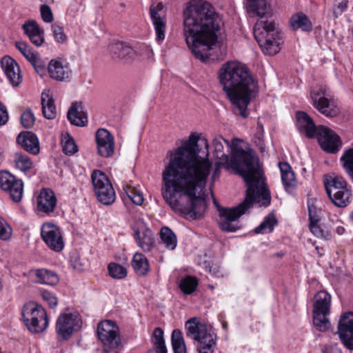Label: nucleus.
I'll list each match as a JSON object with an SVG mask.
<instances>
[{"mask_svg": "<svg viewBox=\"0 0 353 353\" xmlns=\"http://www.w3.org/2000/svg\"><path fill=\"white\" fill-rule=\"evenodd\" d=\"M168 155L170 161L162 172L163 199L176 214L193 219L201 217L207 209L203 190L212 167L207 139L191 134Z\"/></svg>", "mask_w": 353, "mask_h": 353, "instance_id": "nucleus-1", "label": "nucleus"}, {"mask_svg": "<svg viewBox=\"0 0 353 353\" xmlns=\"http://www.w3.org/2000/svg\"><path fill=\"white\" fill-rule=\"evenodd\" d=\"M225 142L228 146L230 143L222 137L213 139V154L218 161H222L225 169H232L238 172L246 183L245 197L236 207L227 208L218 205L214 200L219 212V227L223 231L233 232L240 228L236 220L244 214L254 203L267 207L270 204L271 196L268 189L263 172L259 166V159L252 150L246 151L242 148H236L229 158L223 152Z\"/></svg>", "mask_w": 353, "mask_h": 353, "instance_id": "nucleus-2", "label": "nucleus"}, {"mask_svg": "<svg viewBox=\"0 0 353 353\" xmlns=\"http://www.w3.org/2000/svg\"><path fill=\"white\" fill-rule=\"evenodd\" d=\"M221 19L213 6L199 1L189 5L183 11V34L193 56L203 63L222 60L223 55L214 57L216 46L221 26Z\"/></svg>", "mask_w": 353, "mask_h": 353, "instance_id": "nucleus-3", "label": "nucleus"}, {"mask_svg": "<svg viewBox=\"0 0 353 353\" xmlns=\"http://www.w3.org/2000/svg\"><path fill=\"white\" fill-rule=\"evenodd\" d=\"M219 79L234 113L247 118L248 106L259 92L258 82L249 69L241 63L228 61L221 68Z\"/></svg>", "mask_w": 353, "mask_h": 353, "instance_id": "nucleus-4", "label": "nucleus"}, {"mask_svg": "<svg viewBox=\"0 0 353 353\" xmlns=\"http://www.w3.org/2000/svg\"><path fill=\"white\" fill-rule=\"evenodd\" d=\"M247 9L250 14L261 18L254 26L253 34L263 52L269 55H274L279 52L280 50L277 41L279 35L274 23L263 20L264 17L271 15L265 0H248Z\"/></svg>", "mask_w": 353, "mask_h": 353, "instance_id": "nucleus-5", "label": "nucleus"}, {"mask_svg": "<svg viewBox=\"0 0 353 353\" xmlns=\"http://www.w3.org/2000/svg\"><path fill=\"white\" fill-rule=\"evenodd\" d=\"M296 119L300 132L307 138L316 137L324 151L335 154L340 150L341 140L334 131L323 125L316 126L312 119L304 112H297Z\"/></svg>", "mask_w": 353, "mask_h": 353, "instance_id": "nucleus-6", "label": "nucleus"}, {"mask_svg": "<svg viewBox=\"0 0 353 353\" xmlns=\"http://www.w3.org/2000/svg\"><path fill=\"white\" fill-rule=\"evenodd\" d=\"M185 330L186 336L196 343L199 353H213L216 336L205 323L193 317L185 322Z\"/></svg>", "mask_w": 353, "mask_h": 353, "instance_id": "nucleus-7", "label": "nucleus"}, {"mask_svg": "<svg viewBox=\"0 0 353 353\" xmlns=\"http://www.w3.org/2000/svg\"><path fill=\"white\" fill-rule=\"evenodd\" d=\"M327 194L332 202L339 208H345L352 200V194L350 186L346 180L341 176L330 177L324 181Z\"/></svg>", "mask_w": 353, "mask_h": 353, "instance_id": "nucleus-8", "label": "nucleus"}, {"mask_svg": "<svg viewBox=\"0 0 353 353\" xmlns=\"http://www.w3.org/2000/svg\"><path fill=\"white\" fill-rule=\"evenodd\" d=\"M21 315L26 326L31 332H41L48 325L46 310L41 306L34 303L25 304L21 311Z\"/></svg>", "mask_w": 353, "mask_h": 353, "instance_id": "nucleus-9", "label": "nucleus"}, {"mask_svg": "<svg viewBox=\"0 0 353 353\" xmlns=\"http://www.w3.org/2000/svg\"><path fill=\"white\" fill-rule=\"evenodd\" d=\"M97 335L103 344L104 353H119L118 348L121 345L119 327L110 320L102 321L97 325Z\"/></svg>", "mask_w": 353, "mask_h": 353, "instance_id": "nucleus-10", "label": "nucleus"}, {"mask_svg": "<svg viewBox=\"0 0 353 353\" xmlns=\"http://www.w3.org/2000/svg\"><path fill=\"white\" fill-rule=\"evenodd\" d=\"M331 296L325 291H319L314 296L313 323L320 332H325L330 327L327 319L330 314Z\"/></svg>", "mask_w": 353, "mask_h": 353, "instance_id": "nucleus-11", "label": "nucleus"}, {"mask_svg": "<svg viewBox=\"0 0 353 353\" xmlns=\"http://www.w3.org/2000/svg\"><path fill=\"white\" fill-rule=\"evenodd\" d=\"M92 183L97 200L103 205H110L116 199L115 191L107 175L98 170L91 174Z\"/></svg>", "mask_w": 353, "mask_h": 353, "instance_id": "nucleus-12", "label": "nucleus"}, {"mask_svg": "<svg viewBox=\"0 0 353 353\" xmlns=\"http://www.w3.org/2000/svg\"><path fill=\"white\" fill-rule=\"evenodd\" d=\"M81 320L79 313L64 312L58 317L56 322V333L59 340H68L72 333L81 327Z\"/></svg>", "mask_w": 353, "mask_h": 353, "instance_id": "nucleus-13", "label": "nucleus"}, {"mask_svg": "<svg viewBox=\"0 0 353 353\" xmlns=\"http://www.w3.org/2000/svg\"><path fill=\"white\" fill-rule=\"evenodd\" d=\"M310 95L312 105L322 114L327 117H334L339 114V108L330 101L322 87L312 89Z\"/></svg>", "mask_w": 353, "mask_h": 353, "instance_id": "nucleus-14", "label": "nucleus"}, {"mask_svg": "<svg viewBox=\"0 0 353 353\" xmlns=\"http://www.w3.org/2000/svg\"><path fill=\"white\" fill-rule=\"evenodd\" d=\"M0 188L8 192L14 202H19L23 194V183L8 171L0 172Z\"/></svg>", "mask_w": 353, "mask_h": 353, "instance_id": "nucleus-15", "label": "nucleus"}, {"mask_svg": "<svg viewBox=\"0 0 353 353\" xmlns=\"http://www.w3.org/2000/svg\"><path fill=\"white\" fill-rule=\"evenodd\" d=\"M41 235L48 247L57 252L61 251L64 241L60 229L54 224L48 222L42 225Z\"/></svg>", "mask_w": 353, "mask_h": 353, "instance_id": "nucleus-16", "label": "nucleus"}, {"mask_svg": "<svg viewBox=\"0 0 353 353\" xmlns=\"http://www.w3.org/2000/svg\"><path fill=\"white\" fill-rule=\"evenodd\" d=\"M310 225L309 228L311 232L318 238L325 240L330 239L332 232L330 230L325 226L321 227L319 222L320 221L321 209H317L313 202L309 201L307 203Z\"/></svg>", "mask_w": 353, "mask_h": 353, "instance_id": "nucleus-17", "label": "nucleus"}, {"mask_svg": "<svg viewBox=\"0 0 353 353\" xmlns=\"http://www.w3.org/2000/svg\"><path fill=\"white\" fill-rule=\"evenodd\" d=\"M338 333L344 345L353 350V312L343 314L338 324Z\"/></svg>", "mask_w": 353, "mask_h": 353, "instance_id": "nucleus-18", "label": "nucleus"}, {"mask_svg": "<svg viewBox=\"0 0 353 353\" xmlns=\"http://www.w3.org/2000/svg\"><path fill=\"white\" fill-rule=\"evenodd\" d=\"M95 137L98 154L105 158L111 157L114 150L113 136L108 130L101 128L97 131Z\"/></svg>", "mask_w": 353, "mask_h": 353, "instance_id": "nucleus-19", "label": "nucleus"}, {"mask_svg": "<svg viewBox=\"0 0 353 353\" xmlns=\"http://www.w3.org/2000/svg\"><path fill=\"white\" fill-rule=\"evenodd\" d=\"M1 66L12 86H18L22 81V75L17 63L10 57L5 56L1 60Z\"/></svg>", "mask_w": 353, "mask_h": 353, "instance_id": "nucleus-20", "label": "nucleus"}, {"mask_svg": "<svg viewBox=\"0 0 353 353\" xmlns=\"http://www.w3.org/2000/svg\"><path fill=\"white\" fill-rule=\"evenodd\" d=\"M57 205V198L54 192L48 188L41 190L37 198V210L39 212L50 214Z\"/></svg>", "mask_w": 353, "mask_h": 353, "instance_id": "nucleus-21", "label": "nucleus"}, {"mask_svg": "<svg viewBox=\"0 0 353 353\" xmlns=\"http://www.w3.org/2000/svg\"><path fill=\"white\" fill-rule=\"evenodd\" d=\"M163 6L161 3L152 5L150 8V16L154 26L157 40L160 42L165 39V21L163 17Z\"/></svg>", "mask_w": 353, "mask_h": 353, "instance_id": "nucleus-22", "label": "nucleus"}, {"mask_svg": "<svg viewBox=\"0 0 353 353\" xmlns=\"http://www.w3.org/2000/svg\"><path fill=\"white\" fill-rule=\"evenodd\" d=\"M134 238L138 245L145 252H150L154 243L152 232L143 224L134 229Z\"/></svg>", "mask_w": 353, "mask_h": 353, "instance_id": "nucleus-23", "label": "nucleus"}, {"mask_svg": "<svg viewBox=\"0 0 353 353\" xmlns=\"http://www.w3.org/2000/svg\"><path fill=\"white\" fill-rule=\"evenodd\" d=\"M48 70L52 79L59 81L69 79L70 70L67 63L59 60H51L48 65Z\"/></svg>", "mask_w": 353, "mask_h": 353, "instance_id": "nucleus-24", "label": "nucleus"}, {"mask_svg": "<svg viewBox=\"0 0 353 353\" xmlns=\"http://www.w3.org/2000/svg\"><path fill=\"white\" fill-rule=\"evenodd\" d=\"M25 34L36 46H41L44 42V30L35 21H28L22 26Z\"/></svg>", "mask_w": 353, "mask_h": 353, "instance_id": "nucleus-25", "label": "nucleus"}, {"mask_svg": "<svg viewBox=\"0 0 353 353\" xmlns=\"http://www.w3.org/2000/svg\"><path fill=\"white\" fill-rule=\"evenodd\" d=\"M110 51L113 59L128 61L135 56V51L127 43L123 42L113 43L110 46Z\"/></svg>", "mask_w": 353, "mask_h": 353, "instance_id": "nucleus-26", "label": "nucleus"}, {"mask_svg": "<svg viewBox=\"0 0 353 353\" xmlns=\"http://www.w3.org/2000/svg\"><path fill=\"white\" fill-rule=\"evenodd\" d=\"M17 142L23 149L32 154L39 152L38 139L31 132H21L17 137Z\"/></svg>", "mask_w": 353, "mask_h": 353, "instance_id": "nucleus-27", "label": "nucleus"}, {"mask_svg": "<svg viewBox=\"0 0 353 353\" xmlns=\"http://www.w3.org/2000/svg\"><path fill=\"white\" fill-rule=\"evenodd\" d=\"M68 119L70 123L77 126H84L88 123V117L83 111L81 103H73L68 112Z\"/></svg>", "mask_w": 353, "mask_h": 353, "instance_id": "nucleus-28", "label": "nucleus"}, {"mask_svg": "<svg viewBox=\"0 0 353 353\" xmlns=\"http://www.w3.org/2000/svg\"><path fill=\"white\" fill-rule=\"evenodd\" d=\"M289 26L292 30L299 29L304 32H310L312 30V24L310 19L303 12H297L293 14L289 21Z\"/></svg>", "mask_w": 353, "mask_h": 353, "instance_id": "nucleus-29", "label": "nucleus"}, {"mask_svg": "<svg viewBox=\"0 0 353 353\" xmlns=\"http://www.w3.org/2000/svg\"><path fill=\"white\" fill-rule=\"evenodd\" d=\"M279 166L281 174V180L285 189L287 191L292 190L296 186V179L289 163L286 162L279 163Z\"/></svg>", "mask_w": 353, "mask_h": 353, "instance_id": "nucleus-30", "label": "nucleus"}, {"mask_svg": "<svg viewBox=\"0 0 353 353\" xmlns=\"http://www.w3.org/2000/svg\"><path fill=\"white\" fill-rule=\"evenodd\" d=\"M36 281L41 284L55 285L59 281V278L54 271L47 269H38L34 271Z\"/></svg>", "mask_w": 353, "mask_h": 353, "instance_id": "nucleus-31", "label": "nucleus"}, {"mask_svg": "<svg viewBox=\"0 0 353 353\" xmlns=\"http://www.w3.org/2000/svg\"><path fill=\"white\" fill-rule=\"evenodd\" d=\"M132 266L139 276H145L150 271V265L147 258L141 253H135L132 260Z\"/></svg>", "mask_w": 353, "mask_h": 353, "instance_id": "nucleus-32", "label": "nucleus"}, {"mask_svg": "<svg viewBox=\"0 0 353 353\" xmlns=\"http://www.w3.org/2000/svg\"><path fill=\"white\" fill-rule=\"evenodd\" d=\"M41 109L45 118L53 119L56 117L57 111L54 101L51 96L46 92L41 94Z\"/></svg>", "mask_w": 353, "mask_h": 353, "instance_id": "nucleus-33", "label": "nucleus"}, {"mask_svg": "<svg viewBox=\"0 0 353 353\" xmlns=\"http://www.w3.org/2000/svg\"><path fill=\"white\" fill-rule=\"evenodd\" d=\"M340 162L345 173L353 181V147L343 152Z\"/></svg>", "mask_w": 353, "mask_h": 353, "instance_id": "nucleus-34", "label": "nucleus"}, {"mask_svg": "<svg viewBox=\"0 0 353 353\" xmlns=\"http://www.w3.org/2000/svg\"><path fill=\"white\" fill-rule=\"evenodd\" d=\"M171 341L174 353H187L183 333L180 330L172 331Z\"/></svg>", "mask_w": 353, "mask_h": 353, "instance_id": "nucleus-35", "label": "nucleus"}, {"mask_svg": "<svg viewBox=\"0 0 353 353\" xmlns=\"http://www.w3.org/2000/svg\"><path fill=\"white\" fill-rule=\"evenodd\" d=\"M160 237L165 246L173 250L177 244L176 236L174 233L168 227H163L160 231Z\"/></svg>", "mask_w": 353, "mask_h": 353, "instance_id": "nucleus-36", "label": "nucleus"}, {"mask_svg": "<svg viewBox=\"0 0 353 353\" xmlns=\"http://www.w3.org/2000/svg\"><path fill=\"white\" fill-rule=\"evenodd\" d=\"M14 161L15 168L25 174L30 171L33 166V163L30 157L20 153L15 154Z\"/></svg>", "mask_w": 353, "mask_h": 353, "instance_id": "nucleus-37", "label": "nucleus"}, {"mask_svg": "<svg viewBox=\"0 0 353 353\" xmlns=\"http://www.w3.org/2000/svg\"><path fill=\"white\" fill-rule=\"evenodd\" d=\"M198 285V281L196 278L187 276L182 278L179 283L180 290L186 294H190L195 291Z\"/></svg>", "mask_w": 353, "mask_h": 353, "instance_id": "nucleus-38", "label": "nucleus"}, {"mask_svg": "<svg viewBox=\"0 0 353 353\" xmlns=\"http://www.w3.org/2000/svg\"><path fill=\"white\" fill-rule=\"evenodd\" d=\"M277 224V221L274 216L268 215L265 219L254 229L256 234H265L271 232L273 230L274 226Z\"/></svg>", "mask_w": 353, "mask_h": 353, "instance_id": "nucleus-39", "label": "nucleus"}, {"mask_svg": "<svg viewBox=\"0 0 353 353\" xmlns=\"http://www.w3.org/2000/svg\"><path fill=\"white\" fill-rule=\"evenodd\" d=\"M152 343L154 345L153 349L162 350L163 352L167 353V349L163 339V332L161 328L157 327L154 329L152 334Z\"/></svg>", "mask_w": 353, "mask_h": 353, "instance_id": "nucleus-40", "label": "nucleus"}, {"mask_svg": "<svg viewBox=\"0 0 353 353\" xmlns=\"http://www.w3.org/2000/svg\"><path fill=\"white\" fill-rule=\"evenodd\" d=\"M110 276L116 279H122L127 276V270L117 263H110L108 266Z\"/></svg>", "mask_w": 353, "mask_h": 353, "instance_id": "nucleus-41", "label": "nucleus"}, {"mask_svg": "<svg viewBox=\"0 0 353 353\" xmlns=\"http://www.w3.org/2000/svg\"><path fill=\"white\" fill-rule=\"evenodd\" d=\"M15 47L30 62L38 54V53L33 52L32 48L26 42L17 41Z\"/></svg>", "mask_w": 353, "mask_h": 353, "instance_id": "nucleus-42", "label": "nucleus"}, {"mask_svg": "<svg viewBox=\"0 0 353 353\" xmlns=\"http://www.w3.org/2000/svg\"><path fill=\"white\" fill-rule=\"evenodd\" d=\"M63 152L67 155H72L78 151L77 145H76L74 139L68 136L64 137L62 141Z\"/></svg>", "mask_w": 353, "mask_h": 353, "instance_id": "nucleus-43", "label": "nucleus"}, {"mask_svg": "<svg viewBox=\"0 0 353 353\" xmlns=\"http://www.w3.org/2000/svg\"><path fill=\"white\" fill-rule=\"evenodd\" d=\"M12 230L8 223L1 217H0V239L8 241L11 238Z\"/></svg>", "mask_w": 353, "mask_h": 353, "instance_id": "nucleus-44", "label": "nucleus"}, {"mask_svg": "<svg viewBox=\"0 0 353 353\" xmlns=\"http://www.w3.org/2000/svg\"><path fill=\"white\" fill-rule=\"evenodd\" d=\"M35 118L30 109H26L21 116V122L26 128H30L34 123Z\"/></svg>", "mask_w": 353, "mask_h": 353, "instance_id": "nucleus-45", "label": "nucleus"}, {"mask_svg": "<svg viewBox=\"0 0 353 353\" xmlns=\"http://www.w3.org/2000/svg\"><path fill=\"white\" fill-rule=\"evenodd\" d=\"M257 132L253 137V141L255 145L259 148L261 152L265 151V145L263 141V128L261 125L257 126Z\"/></svg>", "mask_w": 353, "mask_h": 353, "instance_id": "nucleus-46", "label": "nucleus"}, {"mask_svg": "<svg viewBox=\"0 0 353 353\" xmlns=\"http://www.w3.org/2000/svg\"><path fill=\"white\" fill-rule=\"evenodd\" d=\"M51 29L53 32L54 38L57 42L63 43L66 41L67 37L63 32V27L57 24H53L51 26Z\"/></svg>", "mask_w": 353, "mask_h": 353, "instance_id": "nucleus-47", "label": "nucleus"}, {"mask_svg": "<svg viewBox=\"0 0 353 353\" xmlns=\"http://www.w3.org/2000/svg\"><path fill=\"white\" fill-rule=\"evenodd\" d=\"M36 72L43 76L46 72V63L41 60L39 54L30 61Z\"/></svg>", "mask_w": 353, "mask_h": 353, "instance_id": "nucleus-48", "label": "nucleus"}, {"mask_svg": "<svg viewBox=\"0 0 353 353\" xmlns=\"http://www.w3.org/2000/svg\"><path fill=\"white\" fill-rule=\"evenodd\" d=\"M41 295L43 299L48 303V304L51 307H54L57 306L58 303V299L57 296L48 290H42L41 291Z\"/></svg>", "mask_w": 353, "mask_h": 353, "instance_id": "nucleus-49", "label": "nucleus"}, {"mask_svg": "<svg viewBox=\"0 0 353 353\" xmlns=\"http://www.w3.org/2000/svg\"><path fill=\"white\" fill-rule=\"evenodd\" d=\"M40 12L43 21L46 23L52 22L54 18L50 6L46 4H43L40 7Z\"/></svg>", "mask_w": 353, "mask_h": 353, "instance_id": "nucleus-50", "label": "nucleus"}, {"mask_svg": "<svg viewBox=\"0 0 353 353\" xmlns=\"http://www.w3.org/2000/svg\"><path fill=\"white\" fill-rule=\"evenodd\" d=\"M330 221L332 222V224L329 225L330 229L335 230L336 232L339 235H341L344 233L345 229L343 226L341 225V223L340 220L336 219L335 221L333 219H330Z\"/></svg>", "mask_w": 353, "mask_h": 353, "instance_id": "nucleus-51", "label": "nucleus"}, {"mask_svg": "<svg viewBox=\"0 0 353 353\" xmlns=\"http://www.w3.org/2000/svg\"><path fill=\"white\" fill-rule=\"evenodd\" d=\"M8 121V113L6 106L0 108V125H5Z\"/></svg>", "mask_w": 353, "mask_h": 353, "instance_id": "nucleus-52", "label": "nucleus"}, {"mask_svg": "<svg viewBox=\"0 0 353 353\" xmlns=\"http://www.w3.org/2000/svg\"><path fill=\"white\" fill-rule=\"evenodd\" d=\"M221 162L222 161L217 160V161L215 163V168L212 176L213 181H214L216 177H219L221 168H225V165Z\"/></svg>", "mask_w": 353, "mask_h": 353, "instance_id": "nucleus-53", "label": "nucleus"}, {"mask_svg": "<svg viewBox=\"0 0 353 353\" xmlns=\"http://www.w3.org/2000/svg\"><path fill=\"white\" fill-rule=\"evenodd\" d=\"M134 204L140 205L143 202V197L140 192H138L135 195L130 199Z\"/></svg>", "mask_w": 353, "mask_h": 353, "instance_id": "nucleus-54", "label": "nucleus"}, {"mask_svg": "<svg viewBox=\"0 0 353 353\" xmlns=\"http://www.w3.org/2000/svg\"><path fill=\"white\" fill-rule=\"evenodd\" d=\"M124 190L128 196V197L131 199L134 195H135L139 191L136 190L134 188L126 186L124 188Z\"/></svg>", "mask_w": 353, "mask_h": 353, "instance_id": "nucleus-55", "label": "nucleus"}, {"mask_svg": "<svg viewBox=\"0 0 353 353\" xmlns=\"http://www.w3.org/2000/svg\"><path fill=\"white\" fill-rule=\"evenodd\" d=\"M147 353H165V352H163L162 350H154V349H150L149 350Z\"/></svg>", "mask_w": 353, "mask_h": 353, "instance_id": "nucleus-56", "label": "nucleus"}, {"mask_svg": "<svg viewBox=\"0 0 353 353\" xmlns=\"http://www.w3.org/2000/svg\"><path fill=\"white\" fill-rule=\"evenodd\" d=\"M326 353H341V352L337 349H332L327 351Z\"/></svg>", "mask_w": 353, "mask_h": 353, "instance_id": "nucleus-57", "label": "nucleus"}, {"mask_svg": "<svg viewBox=\"0 0 353 353\" xmlns=\"http://www.w3.org/2000/svg\"><path fill=\"white\" fill-rule=\"evenodd\" d=\"M222 326H223V329L226 330L228 328V323H227V322H223L222 323Z\"/></svg>", "mask_w": 353, "mask_h": 353, "instance_id": "nucleus-58", "label": "nucleus"}, {"mask_svg": "<svg viewBox=\"0 0 353 353\" xmlns=\"http://www.w3.org/2000/svg\"><path fill=\"white\" fill-rule=\"evenodd\" d=\"M41 1L43 2H45V3H51V2H53V0H41Z\"/></svg>", "mask_w": 353, "mask_h": 353, "instance_id": "nucleus-59", "label": "nucleus"}, {"mask_svg": "<svg viewBox=\"0 0 353 353\" xmlns=\"http://www.w3.org/2000/svg\"><path fill=\"white\" fill-rule=\"evenodd\" d=\"M339 7H341V8L345 7V8L346 7V4L342 5V3H340Z\"/></svg>", "mask_w": 353, "mask_h": 353, "instance_id": "nucleus-60", "label": "nucleus"}, {"mask_svg": "<svg viewBox=\"0 0 353 353\" xmlns=\"http://www.w3.org/2000/svg\"><path fill=\"white\" fill-rule=\"evenodd\" d=\"M4 106H5V105H4L2 103H1V102H0V108H3V107H4Z\"/></svg>", "mask_w": 353, "mask_h": 353, "instance_id": "nucleus-61", "label": "nucleus"}, {"mask_svg": "<svg viewBox=\"0 0 353 353\" xmlns=\"http://www.w3.org/2000/svg\"><path fill=\"white\" fill-rule=\"evenodd\" d=\"M350 217H351L352 220L353 221V212H352Z\"/></svg>", "mask_w": 353, "mask_h": 353, "instance_id": "nucleus-62", "label": "nucleus"}, {"mask_svg": "<svg viewBox=\"0 0 353 353\" xmlns=\"http://www.w3.org/2000/svg\"><path fill=\"white\" fill-rule=\"evenodd\" d=\"M352 34H353V28H352Z\"/></svg>", "mask_w": 353, "mask_h": 353, "instance_id": "nucleus-63", "label": "nucleus"}]
</instances>
